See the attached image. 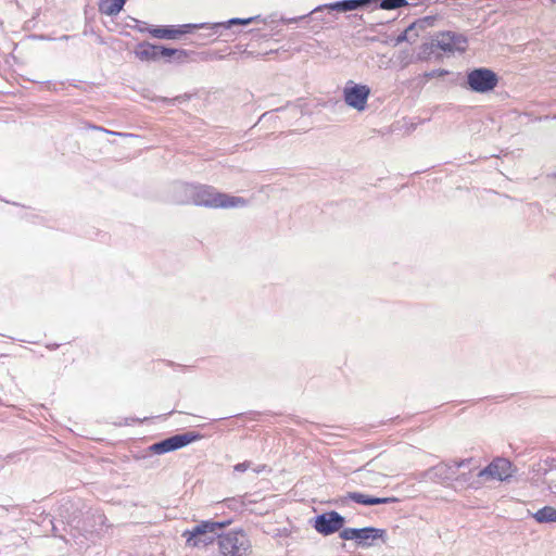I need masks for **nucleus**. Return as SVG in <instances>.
<instances>
[{"mask_svg": "<svg viewBox=\"0 0 556 556\" xmlns=\"http://www.w3.org/2000/svg\"><path fill=\"white\" fill-rule=\"evenodd\" d=\"M343 94L344 101L349 106L357 111H363L366 108L370 89L366 85H357L353 81H349L343 90Z\"/></svg>", "mask_w": 556, "mask_h": 556, "instance_id": "7", "label": "nucleus"}, {"mask_svg": "<svg viewBox=\"0 0 556 556\" xmlns=\"http://www.w3.org/2000/svg\"><path fill=\"white\" fill-rule=\"evenodd\" d=\"M513 475V465L506 458H496L479 472V477L488 476L491 479L506 480Z\"/></svg>", "mask_w": 556, "mask_h": 556, "instance_id": "9", "label": "nucleus"}, {"mask_svg": "<svg viewBox=\"0 0 556 556\" xmlns=\"http://www.w3.org/2000/svg\"><path fill=\"white\" fill-rule=\"evenodd\" d=\"M467 83L471 90L480 93L493 90L498 83L497 75L489 68H476L468 73Z\"/></svg>", "mask_w": 556, "mask_h": 556, "instance_id": "4", "label": "nucleus"}, {"mask_svg": "<svg viewBox=\"0 0 556 556\" xmlns=\"http://www.w3.org/2000/svg\"><path fill=\"white\" fill-rule=\"evenodd\" d=\"M356 529L345 528L340 532V538L342 540H356Z\"/></svg>", "mask_w": 556, "mask_h": 556, "instance_id": "19", "label": "nucleus"}, {"mask_svg": "<svg viewBox=\"0 0 556 556\" xmlns=\"http://www.w3.org/2000/svg\"><path fill=\"white\" fill-rule=\"evenodd\" d=\"M157 53H159V60L160 59H166V60L174 59L178 62H185L188 59L187 51L179 50V49L165 48L162 46H159Z\"/></svg>", "mask_w": 556, "mask_h": 556, "instance_id": "14", "label": "nucleus"}, {"mask_svg": "<svg viewBox=\"0 0 556 556\" xmlns=\"http://www.w3.org/2000/svg\"><path fill=\"white\" fill-rule=\"evenodd\" d=\"M223 556H247L251 548L248 535L243 531H230L218 538Z\"/></svg>", "mask_w": 556, "mask_h": 556, "instance_id": "3", "label": "nucleus"}, {"mask_svg": "<svg viewBox=\"0 0 556 556\" xmlns=\"http://www.w3.org/2000/svg\"><path fill=\"white\" fill-rule=\"evenodd\" d=\"M369 1L370 0H344L332 4L331 8L340 11H352Z\"/></svg>", "mask_w": 556, "mask_h": 556, "instance_id": "17", "label": "nucleus"}, {"mask_svg": "<svg viewBox=\"0 0 556 556\" xmlns=\"http://www.w3.org/2000/svg\"><path fill=\"white\" fill-rule=\"evenodd\" d=\"M125 3L126 0H100L99 11L105 15L113 16L122 11Z\"/></svg>", "mask_w": 556, "mask_h": 556, "instance_id": "13", "label": "nucleus"}, {"mask_svg": "<svg viewBox=\"0 0 556 556\" xmlns=\"http://www.w3.org/2000/svg\"><path fill=\"white\" fill-rule=\"evenodd\" d=\"M250 468V462L239 463L235 466L236 471H245Z\"/></svg>", "mask_w": 556, "mask_h": 556, "instance_id": "22", "label": "nucleus"}, {"mask_svg": "<svg viewBox=\"0 0 556 556\" xmlns=\"http://www.w3.org/2000/svg\"><path fill=\"white\" fill-rule=\"evenodd\" d=\"M344 522V518L339 513L331 510L318 515L314 520L313 527L318 533L326 536L341 530Z\"/></svg>", "mask_w": 556, "mask_h": 556, "instance_id": "6", "label": "nucleus"}, {"mask_svg": "<svg viewBox=\"0 0 556 556\" xmlns=\"http://www.w3.org/2000/svg\"><path fill=\"white\" fill-rule=\"evenodd\" d=\"M434 46L444 51L453 53L455 51H465L467 40L463 35L453 31H442L435 36Z\"/></svg>", "mask_w": 556, "mask_h": 556, "instance_id": "8", "label": "nucleus"}, {"mask_svg": "<svg viewBox=\"0 0 556 556\" xmlns=\"http://www.w3.org/2000/svg\"><path fill=\"white\" fill-rule=\"evenodd\" d=\"M538 523L556 522V508L553 506H544L532 515Z\"/></svg>", "mask_w": 556, "mask_h": 556, "instance_id": "15", "label": "nucleus"}, {"mask_svg": "<svg viewBox=\"0 0 556 556\" xmlns=\"http://www.w3.org/2000/svg\"><path fill=\"white\" fill-rule=\"evenodd\" d=\"M356 533H357L356 540H358V543L362 544L368 540H376L378 538H381L383 535L384 531L380 530V529L368 527V528L356 529Z\"/></svg>", "mask_w": 556, "mask_h": 556, "instance_id": "16", "label": "nucleus"}, {"mask_svg": "<svg viewBox=\"0 0 556 556\" xmlns=\"http://www.w3.org/2000/svg\"><path fill=\"white\" fill-rule=\"evenodd\" d=\"M193 202L199 206L212 208H230L244 206L247 204V201L243 198L219 192L208 186H202L197 189Z\"/></svg>", "mask_w": 556, "mask_h": 556, "instance_id": "2", "label": "nucleus"}, {"mask_svg": "<svg viewBox=\"0 0 556 556\" xmlns=\"http://www.w3.org/2000/svg\"><path fill=\"white\" fill-rule=\"evenodd\" d=\"M254 18H232L229 21V25H247L250 24Z\"/></svg>", "mask_w": 556, "mask_h": 556, "instance_id": "21", "label": "nucleus"}, {"mask_svg": "<svg viewBox=\"0 0 556 556\" xmlns=\"http://www.w3.org/2000/svg\"><path fill=\"white\" fill-rule=\"evenodd\" d=\"M148 31L152 37L159 39H176L185 33L182 29L172 26L154 27L150 28Z\"/></svg>", "mask_w": 556, "mask_h": 556, "instance_id": "12", "label": "nucleus"}, {"mask_svg": "<svg viewBox=\"0 0 556 556\" xmlns=\"http://www.w3.org/2000/svg\"><path fill=\"white\" fill-rule=\"evenodd\" d=\"M447 74H448V72L446 70H435V71H432L430 73H426L425 77L426 78L443 77V76H445Z\"/></svg>", "mask_w": 556, "mask_h": 556, "instance_id": "20", "label": "nucleus"}, {"mask_svg": "<svg viewBox=\"0 0 556 556\" xmlns=\"http://www.w3.org/2000/svg\"><path fill=\"white\" fill-rule=\"evenodd\" d=\"M159 46L150 42H141L135 48V55L141 61L159 60Z\"/></svg>", "mask_w": 556, "mask_h": 556, "instance_id": "11", "label": "nucleus"}, {"mask_svg": "<svg viewBox=\"0 0 556 556\" xmlns=\"http://www.w3.org/2000/svg\"><path fill=\"white\" fill-rule=\"evenodd\" d=\"M202 439V434L189 431L181 434H176L170 438H167L161 442L154 443L150 450L155 454H164L168 452H173L179 450L188 444L199 441Z\"/></svg>", "mask_w": 556, "mask_h": 556, "instance_id": "5", "label": "nucleus"}, {"mask_svg": "<svg viewBox=\"0 0 556 556\" xmlns=\"http://www.w3.org/2000/svg\"><path fill=\"white\" fill-rule=\"evenodd\" d=\"M348 498L351 501L362 504V505H378V504H389L396 503L399 500L396 497H374L359 492H350L348 494Z\"/></svg>", "mask_w": 556, "mask_h": 556, "instance_id": "10", "label": "nucleus"}, {"mask_svg": "<svg viewBox=\"0 0 556 556\" xmlns=\"http://www.w3.org/2000/svg\"><path fill=\"white\" fill-rule=\"evenodd\" d=\"M407 5L406 0H381L380 8L383 10H394Z\"/></svg>", "mask_w": 556, "mask_h": 556, "instance_id": "18", "label": "nucleus"}, {"mask_svg": "<svg viewBox=\"0 0 556 556\" xmlns=\"http://www.w3.org/2000/svg\"><path fill=\"white\" fill-rule=\"evenodd\" d=\"M231 520L212 521L204 520L190 530L182 532L186 546L190 548H202L214 543L217 531L228 527Z\"/></svg>", "mask_w": 556, "mask_h": 556, "instance_id": "1", "label": "nucleus"}]
</instances>
